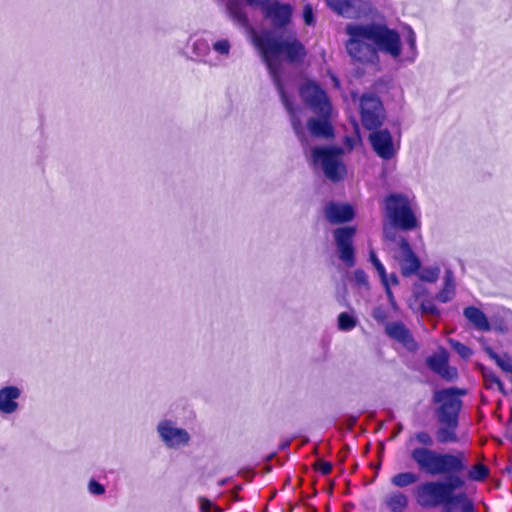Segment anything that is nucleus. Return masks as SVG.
<instances>
[{"instance_id": "40", "label": "nucleus", "mask_w": 512, "mask_h": 512, "mask_svg": "<svg viewBox=\"0 0 512 512\" xmlns=\"http://www.w3.org/2000/svg\"><path fill=\"white\" fill-rule=\"evenodd\" d=\"M406 41H407V43L410 47L411 53H412V56L410 59H411V61H413L416 57L417 50H416V35L411 28L408 29V35H407Z\"/></svg>"}, {"instance_id": "27", "label": "nucleus", "mask_w": 512, "mask_h": 512, "mask_svg": "<svg viewBox=\"0 0 512 512\" xmlns=\"http://www.w3.org/2000/svg\"><path fill=\"white\" fill-rule=\"evenodd\" d=\"M445 505L459 506L462 512H474V505L464 492L447 497Z\"/></svg>"}, {"instance_id": "15", "label": "nucleus", "mask_w": 512, "mask_h": 512, "mask_svg": "<svg viewBox=\"0 0 512 512\" xmlns=\"http://www.w3.org/2000/svg\"><path fill=\"white\" fill-rule=\"evenodd\" d=\"M396 259L399 262L401 273L405 277L416 274L421 267L419 258L405 237L399 238V252Z\"/></svg>"}, {"instance_id": "13", "label": "nucleus", "mask_w": 512, "mask_h": 512, "mask_svg": "<svg viewBox=\"0 0 512 512\" xmlns=\"http://www.w3.org/2000/svg\"><path fill=\"white\" fill-rule=\"evenodd\" d=\"M23 389L17 385H4L0 387V416H11L21 409L20 400Z\"/></svg>"}, {"instance_id": "32", "label": "nucleus", "mask_w": 512, "mask_h": 512, "mask_svg": "<svg viewBox=\"0 0 512 512\" xmlns=\"http://www.w3.org/2000/svg\"><path fill=\"white\" fill-rule=\"evenodd\" d=\"M489 475V469L483 464H475L468 471V478L473 481H483Z\"/></svg>"}, {"instance_id": "19", "label": "nucleus", "mask_w": 512, "mask_h": 512, "mask_svg": "<svg viewBox=\"0 0 512 512\" xmlns=\"http://www.w3.org/2000/svg\"><path fill=\"white\" fill-rule=\"evenodd\" d=\"M265 17L269 18L275 28L285 27L291 19L292 9L288 4H281L277 1L272 2L263 12Z\"/></svg>"}, {"instance_id": "29", "label": "nucleus", "mask_w": 512, "mask_h": 512, "mask_svg": "<svg viewBox=\"0 0 512 512\" xmlns=\"http://www.w3.org/2000/svg\"><path fill=\"white\" fill-rule=\"evenodd\" d=\"M211 49L220 59H228L231 53L232 44L228 38H219L212 42Z\"/></svg>"}, {"instance_id": "17", "label": "nucleus", "mask_w": 512, "mask_h": 512, "mask_svg": "<svg viewBox=\"0 0 512 512\" xmlns=\"http://www.w3.org/2000/svg\"><path fill=\"white\" fill-rule=\"evenodd\" d=\"M275 87L279 93L280 99H281L286 111L288 112V114L290 116L291 126L293 128L295 135L297 136L301 145L304 148H306L309 145V141H308V137H307L305 128L302 124V121L298 116L299 108L293 106L292 102L290 101L288 95L285 92L284 86H275Z\"/></svg>"}, {"instance_id": "49", "label": "nucleus", "mask_w": 512, "mask_h": 512, "mask_svg": "<svg viewBox=\"0 0 512 512\" xmlns=\"http://www.w3.org/2000/svg\"><path fill=\"white\" fill-rule=\"evenodd\" d=\"M484 351L486 352V354L496 362V359H498L500 357V355H498L491 347L487 346L484 348Z\"/></svg>"}, {"instance_id": "22", "label": "nucleus", "mask_w": 512, "mask_h": 512, "mask_svg": "<svg viewBox=\"0 0 512 512\" xmlns=\"http://www.w3.org/2000/svg\"><path fill=\"white\" fill-rule=\"evenodd\" d=\"M464 317L479 331L488 332L491 325L485 313L475 306H468L463 310Z\"/></svg>"}, {"instance_id": "53", "label": "nucleus", "mask_w": 512, "mask_h": 512, "mask_svg": "<svg viewBox=\"0 0 512 512\" xmlns=\"http://www.w3.org/2000/svg\"><path fill=\"white\" fill-rule=\"evenodd\" d=\"M288 446H289V442L287 441V442L282 443V444L279 446V449H280V450H284V449H286Z\"/></svg>"}, {"instance_id": "18", "label": "nucleus", "mask_w": 512, "mask_h": 512, "mask_svg": "<svg viewBox=\"0 0 512 512\" xmlns=\"http://www.w3.org/2000/svg\"><path fill=\"white\" fill-rule=\"evenodd\" d=\"M385 333L391 339L402 344L410 352H415L418 349V344L412 333L402 322L387 323Z\"/></svg>"}, {"instance_id": "11", "label": "nucleus", "mask_w": 512, "mask_h": 512, "mask_svg": "<svg viewBox=\"0 0 512 512\" xmlns=\"http://www.w3.org/2000/svg\"><path fill=\"white\" fill-rule=\"evenodd\" d=\"M417 503L424 508H434L445 505L447 496L441 481H428L418 485L415 489Z\"/></svg>"}, {"instance_id": "12", "label": "nucleus", "mask_w": 512, "mask_h": 512, "mask_svg": "<svg viewBox=\"0 0 512 512\" xmlns=\"http://www.w3.org/2000/svg\"><path fill=\"white\" fill-rule=\"evenodd\" d=\"M368 140L375 154L383 160H391L397 154L398 148L388 129L372 130Z\"/></svg>"}, {"instance_id": "50", "label": "nucleus", "mask_w": 512, "mask_h": 512, "mask_svg": "<svg viewBox=\"0 0 512 512\" xmlns=\"http://www.w3.org/2000/svg\"><path fill=\"white\" fill-rule=\"evenodd\" d=\"M382 285L385 288V292H386L387 297L389 298V301L391 302V304H394V296L389 287V282L387 281L386 284H382Z\"/></svg>"}, {"instance_id": "10", "label": "nucleus", "mask_w": 512, "mask_h": 512, "mask_svg": "<svg viewBox=\"0 0 512 512\" xmlns=\"http://www.w3.org/2000/svg\"><path fill=\"white\" fill-rule=\"evenodd\" d=\"M157 433L160 440L169 449H181L187 446L191 440L187 430L177 426L171 419H163L157 424Z\"/></svg>"}, {"instance_id": "20", "label": "nucleus", "mask_w": 512, "mask_h": 512, "mask_svg": "<svg viewBox=\"0 0 512 512\" xmlns=\"http://www.w3.org/2000/svg\"><path fill=\"white\" fill-rule=\"evenodd\" d=\"M324 213L331 224L346 223L354 218V210L348 204L329 202L324 208Z\"/></svg>"}, {"instance_id": "39", "label": "nucleus", "mask_w": 512, "mask_h": 512, "mask_svg": "<svg viewBox=\"0 0 512 512\" xmlns=\"http://www.w3.org/2000/svg\"><path fill=\"white\" fill-rule=\"evenodd\" d=\"M192 49L197 56H205L209 52V46L204 40H196L192 45Z\"/></svg>"}, {"instance_id": "3", "label": "nucleus", "mask_w": 512, "mask_h": 512, "mask_svg": "<svg viewBox=\"0 0 512 512\" xmlns=\"http://www.w3.org/2000/svg\"><path fill=\"white\" fill-rule=\"evenodd\" d=\"M256 45L275 86H283L278 57L283 55L288 62L299 63L306 55L304 46L296 38L281 40L271 35H263L256 39Z\"/></svg>"}, {"instance_id": "21", "label": "nucleus", "mask_w": 512, "mask_h": 512, "mask_svg": "<svg viewBox=\"0 0 512 512\" xmlns=\"http://www.w3.org/2000/svg\"><path fill=\"white\" fill-rule=\"evenodd\" d=\"M408 505V496L400 490L388 492L381 500V507L389 512H405Z\"/></svg>"}, {"instance_id": "44", "label": "nucleus", "mask_w": 512, "mask_h": 512, "mask_svg": "<svg viewBox=\"0 0 512 512\" xmlns=\"http://www.w3.org/2000/svg\"><path fill=\"white\" fill-rule=\"evenodd\" d=\"M316 468L324 475L329 474L332 471V464L324 460H318L316 462Z\"/></svg>"}, {"instance_id": "36", "label": "nucleus", "mask_w": 512, "mask_h": 512, "mask_svg": "<svg viewBox=\"0 0 512 512\" xmlns=\"http://www.w3.org/2000/svg\"><path fill=\"white\" fill-rule=\"evenodd\" d=\"M483 379L485 382V386L488 389H491L493 385H496L500 381L499 377L491 370L484 369L482 371Z\"/></svg>"}, {"instance_id": "24", "label": "nucleus", "mask_w": 512, "mask_h": 512, "mask_svg": "<svg viewBox=\"0 0 512 512\" xmlns=\"http://www.w3.org/2000/svg\"><path fill=\"white\" fill-rule=\"evenodd\" d=\"M456 294V285L454 274L451 269H446L444 275L443 288L436 295V299L441 303H447L451 301Z\"/></svg>"}, {"instance_id": "48", "label": "nucleus", "mask_w": 512, "mask_h": 512, "mask_svg": "<svg viewBox=\"0 0 512 512\" xmlns=\"http://www.w3.org/2000/svg\"><path fill=\"white\" fill-rule=\"evenodd\" d=\"M422 308H423L424 312H427V313H430V314H433V315H438L439 314L438 309L434 305H432V304H429V305L423 304Z\"/></svg>"}, {"instance_id": "9", "label": "nucleus", "mask_w": 512, "mask_h": 512, "mask_svg": "<svg viewBox=\"0 0 512 512\" xmlns=\"http://www.w3.org/2000/svg\"><path fill=\"white\" fill-rule=\"evenodd\" d=\"M338 258L349 268L355 266V248L353 239L356 228L353 226L339 227L332 232Z\"/></svg>"}, {"instance_id": "1", "label": "nucleus", "mask_w": 512, "mask_h": 512, "mask_svg": "<svg viewBox=\"0 0 512 512\" xmlns=\"http://www.w3.org/2000/svg\"><path fill=\"white\" fill-rule=\"evenodd\" d=\"M349 36L346 42L348 55L362 64H378V51L393 58L401 55V39L397 31L378 23L348 24L345 28Z\"/></svg>"}, {"instance_id": "14", "label": "nucleus", "mask_w": 512, "mask_h": 512, "mask_svg": "<svg viewBox=\"0 0 512 512\" xmlns=\"http://www.w3.org/2000/svg\"><path fill=\"white\" fill-rule=\"evenodd\" d=\"M327 5L338 15L354 19L370 11V5L362 0H326Z\"/></svg>"}, {"instance_id": "51", "label": "nucleus", "mask_w": 512, "mask_h": 512, "mask_svg": "<svg viewBox=\"0 0 512 512\" xmlns=\"http://www.w3.org/2000/svg\"><path fill=\"white\" fill-rule=\"evenodd\" d=\"M496 386L502 395L506 396L508 394V392L501 380L498 383H496Z\"/></svg>"}, {"instance_id": "52", "label": "nucleus", "mask_w": 512, "mask_h": 512, "mask_svg": "<svg viewBox=\"0 0 512 512\" xmlns=\"http://www.w3.org/2000/svg\"><path fill=\"white\" fill-rule=\"evenodd\" d=\"M388 282H389V285L392 284V285H397L398 284V277L396 274L392 273L388 276Z\"/></svg>"}, {"instance_id": "7", "label": "nucleus", "mask_w": 512, "mask_h": 512, "mask_svg": "<svg viewBox=\"0 0 512 512\" xmlns=\"http://www.w3.org/2000/svg\"><path fill=\"white\" fill-rule=\"evenodd\" d=\"M361 123L366 130L380 128L386 120V110L380 97L374 93H364L359 99Z\"/></svg>"}, {"instance_id": "16", "label": "nucleus", "mask_w": 512, "mask_h": 512, "mask_svg": "<svg viewBox=\"0 0 512 512\" xmlns=\"http://www.w3.org/2000/svg\"><path fill=\"white\" fill-rule=\"evenodd\" d=\"M426 365L446 381H454L458 377L457 369L449 366V355L443 348L429 356L426 359Z\"/></svg>"}, {"instance_id": "31", "label": "nucleus", "mask_w": 512, "mask_h": 512, "mask_svg": "<svg viewBox=\"0 0 512 512\" xmlns=\"http://www.w3.org/2000/svg\"><path fill=\"white\" fill-rule=\"evenodd\" d=\"M369 261L372 264V266L374 267V269L377 271V273L380 277L381 283L386 284L387 278H388L386 269H385L384 265L382 264V262L378 259L377 255L373 249L369 250Z\"/></svg>"}, {"instance_id": "6", "label": "nucleus", "mask_w": 512, "mask_h": 512, "mask_svg": "<svg viewBox=\"0 0 512 512\" xmlns=\"http://www.w3.org/2000/svg\"><path fill=\"white\" fill-rule=\"evenodd\" d=\"M464 393V390L455 387L435 391L433 400L439 404L435 410L438 423H458L462 407V401L458 396Z\"/></svg>"}, {"instance_id": "46", "label": "nucleus", "mask_w": 512, "mask_h": 512, "mask_svg": "<svg viewBox=\"0 0 512 512\" xmlns=\"http://www.w3.org/2000/svg\"><path fill=\"white\" fill-rule=\"evenodd\" d=\"M247 4L253 7H260L264 12L272 3V0H246Z\"/></svg>"}, {"instance_id": "26", "label": "nucleus", "mask_w": 512, "mask_h": 512, "mask_svg": "<svg viewBox=\"0 0 512 512\" xmlns=\"http://www.w3.org/2000/svg\"><path fill=\"white\" fill-rule=\"evenodd\" d=\"M227 11L231 19L239 26L246 27L248 25V17L244 11L242 4L238 0H230L227 3Z\"/></svg>"}, {"instance_id": "28", "label": "nucleus", "mask_w": 512, "mask_h": 512, "mask_svg": "<svg viewBox=\"0 0 512 512\" xmlns=\"http://www.w3.org/2000/svg\"><path fill=\"white\" fill-rule=\"evenodd\" d=\"M419 476L413 472H401L391 477L390 482L397 488H405L417 483Z\"/></svg>"}, {"instance_id": "47", "label": "nucleus", "mask_w": 512, "mask_h": 512, "mask_svg": "<svg viewBox=\"0 0 512 512\" xmlns=\"http://www.w3.org/2000/svg\"><path fill=\"white\" fill-rule=\"evenodd\" d=\"M200 502V508L202 510V512H210L213 504L210 500H208L207 498H200L199 500Z\"/></svg>"}, {"instance_id": "42", "label": "nucleus", "mask_w": 512, "mask_h": 512, "mask_svg": "<svg viewBox=\"0 0 512 512\" xmlns=\"http://www.w3.org/2000/svg\"><path fill=\"white\" fill-rule=\"evenodd\" d=\"M303 19L306 25H313L314 24V16H313V9L310 4H307L304 6L303 9Z\"/></svg>"}, {"instance_id": "43", "label": "nucleus", "mask_w": 512, "mask_h": 512, "mask_svg": "<svg viewBox=\"0 0 512 512\" xmlns=\"http://www.w3.org/2000/svg\"><path fill=\"white\" fill-rule=\"evenodd\" d=\"M384 237L386 240L394 242L399 246V238L401 236L397 235L396 231L392 228H384Z\"/></svg>"}, {"instance_id": "5", "label": "nucleus", "mask_w": 512, "mask_h": 512, "mask_svg": "<svg viewBox=\"0 0 512 512\" xmlns=\"http://www.w3.org/2000/svg\"><path fill=\"white\" fill-rule=\"evenodd\" d=\"M343 149L339 147H313L311 149L312 163L320 167L324 176L331 182L342 180L346 167L341 160Z\"/></svg>"}, {"instance_id": "34", "label": "nucleus", "mask_w": 512, "mask_h": 512, "mask_svg": "<svg viewBox=\"0 0 512 512\" xmlns=\"http://www.w3.org/2000/svg\"><path fill=\"white\" fill-rule=\"evenodd\" d=\"M416 441L418 444L422 445L421 447L431 449L434 445V440L432 436L426 431H419L415 433L414 437L410 439V442Z\"/></svg>"}, {"instance_id": "25", "label": "nucleus", "mask_w": 512, "mask_h": 512, "mask_svg": "<svg viewBox=\"0 0 512 512\" xmlns=\"http://www.w3.org/2000/svg\"><path fill=\"white\" fill-rule=\"evenodd\" d=\"M436 430V439L439 444H448L458 442L457 428L458 423H439Z\"/></svg>"}, {"instance_id": "33", "label": "nucleus", "mask_w": 512, "mask_h": 512, "mask_svg": "<svg viewBox=\"0 0 512 512\" xmlns=\"http://www.w3.org/2000/svg\"><path fill=\"white\" fill-rule=\"evenodd\" d=\"M448 343L450 347L463 359H468L473 354V351L468 346L457 340L449 339Z\"/></svg>"}, {"instance_id": "37", "label": "nucleus", "mask_w": 512, "mask_h": 512, "mask_svg": "<svg viewBox=\"0 0 512 512\" xmlns=\"http://www.w3.org/2000/svg\"><path fill=\"white\" fill-rule=\"evenodd\" d=\"M354 280H355V283L360 287H364V288L369 287L368 276H367L366 272L362 269H357L354 271Z\"/></svg>"}, {"instance_id": "23", "label": "nucleus", "mask_w": 512, "mask_h": 512, "mask_svg": "<svg viewBox=\"0 0 512 512\" xmlns=\"http://www.w3.org/2000/svg\"><path fill=\"white\" fill-rule=\"evenodd\" d=\"M328 119L329 117L309 118L307 128L310 134L317 138H331L333 136V128Z\"/></svg>"}, {"instance_id": "4", "label": "nucleus", "mask_w": 512, "mask_h": 512, "mask_svg": "<svg viewBox=\"0 0 512 512\" xmlns=\"http://www.w3.org/2000/svg\"><path fill=\"white\" fill-rule=\"evenodd\" d=\"M386 218L393 228L411 231L420 226L412 201L402 193H391L384 199Z\"/></svg>"}, {"instance_id": "38", "label": "nucleus", "mask_w": 512, "mask_h": 512, "mask_svg": "<svg viewBox=\"0 0 512 512\" xmlns=\"http://www.w3.org/2000/svg\"><path fill=\"white\" fill-rule=\"evenodd\" d=\"M498 367H500L504 372L510 373L512 377V358L508 355H505L504 357H499L496 359V362Z\"/></svg>"}, {"instance_id": "41", "label": "nucleus", "mask_w": 512, "mask_h": 512, "mask_svg": "<svg viewBox=\"0 0 512 512\" xmlns=\"http://www.w3.org/2000/svg\"><path fill=\"white\" fill-rule=\"evenodd\" d=\"M88 490L93 495H102L105 493V487L94 479L89 481Z\"/></svg>"}, {"instance_id": "2", "label": "nucleus", "mask_w": 512, "mask_h": 512, "mask_svg": "<svg viewBox=\"0 0 512 512\" xmlns=\"http://www.w3.org/2000/svg\"><path fill=\"white\" fill-rule=\"evenodd\" d=\"M410 458L420 471L428 475H448L445 481H441L447 497L454 495L456 489L465 485L464 479L457 475L467 469L464 452L440 453L433 449L416 447L411 450Z\"/></svg>"}, {"instance_id": "45", "label": "nucleus", "mask_w": 512, "mask_h": 512, "mask_svg": "<svg viewBox=\"0 0 512 512\" xmlns=\"http://www.w3.org/2000/svg\"><path fill=\"white\" fill-rule=\"evenodd\" d=\"M372 316L377 322H384L387 319V312L381 307H376L372 311Z\"/></svg>"}, {"instance_id": "8", "label": "nucleus", "mask_w": 512, "mask_h": 512, "mask_svg": "<svg viewBox=\"0 0 512 512\" xmlns=\"http://www.w3.org/2000/svg\"><path fill=\"white\" fill-rule=\"evenodd\" d=\"M300 95L305 104L319 117H330L332 107L323 89L316 83L308 82L301 86Z\"/></svg>"}, {"instance_id": "35", "label": "nucleus", "mask_w": 512, "mask_h": 512, "mask_svg": "<svg viewBox=\"0 0 512 512\" xmlns=\"http://www.w3.org/2000/svg\"><path fill=\"white\" fill-rule=\"evenodd\" d=\"M440 269L439 267L425 268L420 273V279L425 282H436L439 278Z\"/></svg>"}, {"instance_id": "30", "label": "nucleus", "mask_w": 512, "mask_h": 512, "mask_svg": "<svg viewBox=\"0 0 512 512\" xmlns=\"http://www.w3.org/2000/svg\"><path fill=\"white\" fill-rule=\"evenodd\" d=\"M338 328L341 331H351L357 326L358 320L352 314L342 312L338 315Z\"/></svg>"}]
</instances>
